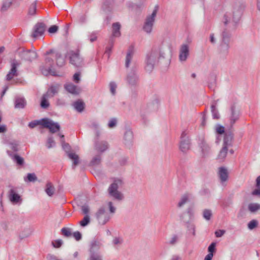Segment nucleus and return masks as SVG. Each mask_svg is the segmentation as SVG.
<instances>
[{"label":"nucleus","instance_id":"obj_1","mask_svg":"<svg viewBox=\"0 0 260 260\" xmlns=\"http://www.w3.org/2000/svg\"><path fill=\"white\" fill-rule=\"evenodd\" d=\"M45 64L40 67L42 73L45 76L51 75L54 76H57L56 71L53 68L54 59H56V66L58 67H63L66 63L64 58L61 54L53 49L46 52L45 54Z\"/></svg>","mask_w":260,"mask_h":260},{"label":"nucleus","instance_id":"obj_2","mask_svg":"<svg viewBox=\"0 0 260 260\" xmlns=\"http://www.w3.org/2000/svg\"><path fill=\"white\" fill-rule=\"evenodd\" d=\"M244 8L242 0H234L231 9L224 15V24L227 25L231 23L235 27L241 18Z\"/></svg>","mask_w":260,"mask_h":260},{"label":"nucleus","instance_id":"obj_3","mask_svg":"<svg viewBox=\"0 0 260 260\" xmlns=\"http://www.w3.org/2000/svg\"><path fill=\"white\" fill-rule=\"evenodd\" d=\"M168 53V49L166 47L158 46L154 48L151 52L147 54L146 58V69L151 72L158 61L166 58Z\"/></svg>","mask_w":260,"mask_h":260},{"label":"nucleus","instance_id":"obj_4","mask_svg":"<svg viewBox=\"0 0 260 260\" xmlns=\"http://www.w3.org/2000/svg\"><path fill=\"white\" fill-rule=\"evenodd\" d=\"M122 184L123 181L121 179H115L108 189L109 196L117 201L122 200L124 198L123 194L118 190V188Z\"/></svg>","mask_w":260,"mask_h":260},{"label":"nucleus","instance_id":"obj_5","mask_svg":"<svg viewBox=\"0 0 260 260\" xmlns=\"http://www.w3.org/2000/svg\"><path fill=\"white\" fill-rule=\"evenodd\" d=\"M230 34L224 29L221 34L219 46V54L223 56L228 55L230 49Z\"/></svg>","mask_w":260,"mask_h":260},{"label":"nucleus","instance_id":"obj_6","mask_svg":"<svg viewBox=\"0 0 260 260\" xmlns=\"http://www.w3.org/2000/svg\"><path fill=\"white\" fill-rule=\"evenodd\" d=\"M67 56L69 58V61L71 64L76 67H81L84 65V60L80 54L79 51H70Z\"/></svg>","mask_w":260,"mask_h":260},{"label":"nucleus","instance_id":"obj_7","mask_svg":"<svg viewBox=\"0 0 260 260\" xmlns=\"http://www.w3.org/2000/svg\"><path fill=\"white\" fill-rule=\"evenodd\" d=\"M158 6H156L155 7L152 14L147 16L146 18L143 26V29L147 34H150L152 30V28L155 21V18L156 16Z\"/></svg>","mask_w":260,"mask_h":260},{"label":"nucleus","instance_id":"obj_8","mask_svg":"<svg viewBox=\"0 0 260 260\" xmlns=\"http://www.w3.org/2000/svg\"><path fill=\"white\" fill-rule=\"evenodd\" d=\"M61 142L63 149L68 153L69 158L73 160V162L72 166L74 168L79 164V156L75 153L69 152L70 149V145L68 143H65L64 140H61Z\"/></svg>","mask_w":260,"mask_h":260},{"label":"nucleus","instance_id":"obj_9","mask_svg":"<svg viewBox=\"0 0 260 260\" xmlns=\"http://www.w3.org/2000/svg\"><path fill=\"white\" fill-rule=\"evenodd\" d=\"M41 125L44 127L48 128L52 133H55L60 129V126L58 123H55L48 118L42 119Z\"/></svg>","mask_w":260,"mask_h":260},{"label":"nucleus","instance_id":"obj_10","mask_svg":"<svg viewBox=\"0 0 260 260\" xmlns=\"http://www.w3.org/2000/svg\"><path fill=\"white\" fill-rule=\"evenodd\" d=\"M96 217L99 223L102 225L105 224L110 219V216L104 207L100 208L96 213Z\"/></svg>","mask_w":260,"mask_h":260},{"label":"nucleus","instance_id":"obj_11","mask_svg":"<svg viewBox=\"0 0 260 260\" xmlns=\"http://www.w3.org/2000/svg\"><path fill=\"white\" fill-rule=\"evenodd\" d=\"M19 55L22 59L31 62L37 58V54L35 51L31 50H23L19 52Z\"/></svg>","mask_w":260,"mask_h":260},{"label":"nucleus","instance_id":"obj_12","mask_svg":"<svg viewBox=\"0 0 260 260\" xmlns=\"http://www.w3.org/2000/svg\"><path fill=\"white\" fill-rule=\"evenodd\" d=\"M240 115V110L234 104L231 107V114L229 117L230 125L232 127L235 122L239 119Z\"/></svg>","mask_w":260,"mask_h":260},{"label":"nucleus","instance_id":"obj_13","mask_svg":"<svg viewBox=\"0 0 260 260\" xmlns=\"http://www.w3.org/2000/svg\"><path fill=\"white\" fill-rule=\"evenodd\" d=\"M20 63L16 59H13L11 61V69L6 76V79L7 80L10 81L11 79H12L14 77H16L18 76L17 68L20 65Z\"/></svg>","mask_w":260,"mask_h":260},{"label":"nucleus","instance_id":"obj_14","mask_svg":"<svg viewBox=\"0 0 260 260\" xmlns=\"http://www.w3.org/2000/svg\"><path fill=\"white\" fill-rule=\"evenodd\" d=\"M46 25L42 22L37 23L34 26V30L32 34V37L36 38L38 36H42L46 29Z\"/></svg>","mask_w":260,"mask_h":260},{"label":"nucleus","instance_id":"obj_15","mask_svg":"<svg viewBox=\"0 0 260 260\" xmlns=\"http://www.w3.org/2000/svg\"><path fill=\"white\" fill-rule=\"evenodd\" d=\"M135 53L134 47L132 45L130 46L127 51L126 55L125 60V67L126 68L129 67L130 63L132 62L133 57Z\"/></svg>","mask_w":260,"mask_h":260},{"label":"nucleus","instance_id":"obj_16","mask_svg":"<svg viewBox=\"0 0 260 260\" xmlns=\"http://www.w3.org/2000/svg\"><path fill=\"white\" fill-rule=\"evenodd\" d=\"M189 55V47L186 44L181 45L180 49L179 60L181 61H184L186 60Z\"/></svg>","mask_w":260,"mask_h":260},{"label":"nucleus","instance_id":"obj_17","mask_svg":"<svg viewBox=\"0 0 260 260\" xmlns=\"http://www.w3.org/2000/svg\"><path fill=\"white\" fill-rule=\"evenodd\" d=\"M108 148V144L107 142L102 141H96L94 143L95 149L100 152L103 153L106 151Z\"/></svg>","mask_w":260,"mask_h":260},{"label":"nucleus","instance_id":"obj_18","mask_svg":"<svg viewBox=\"0 0 260 260\" xmlns=\"http://www.w3.org/2000/svg\"><path fill=\"white\" fill-rule=\"evenodd\" d=\"M101 247V244L100 242L96 240H93L91 242L90 244V248L89 250V255L100 254L98 251Z\"/></svg>","mask_w":260,"mask_h":260},{"label":"nucleus","instance_id":"obj_19","mask_svg":"<svg viewBox=\"0 0 260 260\" xmlns=\"http://www.w3.org/2000/svg\"><path fill=\"white\" fill-rule=\"evenodd\" d=\"M218 175L221 183L228 180L229 173L227 169L225 167H221L219 168Z\"/></svg>","mask_w":260,"mask_h":260},{"label":"nucleus","instance_id":"obj_20","mask_svg":"<svg viewBox=\"0 0 260 260\" xmlns=\"http://www.w3.org/2000/svg\"><path fill=\"white\" fill-rule=\"evenodd\" d=\"M127 81L128 83L131 85H135L138 80V77L135 73L134 69H132L131 72L129 73L127 76Z\"/></svg>","mask_w":260,"mask_h":260},{"label":"nucleus","instance_id":"obj_21","mask_svg":"<svg viewBox=\"0 0 260 260\" xmlns=\"http://www.w3.org/2000/svg\"><path fill=\"white\" fill-rule=\"evenodd\" d=\"M26 103V101L23 97L17 96L14 99V106L16 109L24 108Z\"/></svg>","mask_w":260,"mask_h":260},{"label":"nucleus","instance_id":"obj_22","mask_svg":"<svg viewBox=\"0 0 260 260\" xmlns=\"http://www.w3.org/2000/svg\"><path fill=\"white\" fill-rule=\"evenodd\" d=\"M8 197L10 201L13 203H17L21 200L20 196L12 187L9 191Z\"/></svg>","mask_w":260,"mask_h":260},{"label":"nucleus","instance_id":"obj_23","mask_svg":"<svg viewBox=\"0 0 260 260\" xmlns=\"http://www.w3.org/2000/svg\"><path fill=\"white\" fill-rule=\"evenodd\" d=\"M112 0H104L102 6V9L106 14L110 13L112 10Z\"/></svg>","mask_w":260,"mask_h":260},{"label":"nucleus","instance_id":"obj_24","mask_svg":"<svg viewBox=\"0 0 260 260\" xmlns=\"http://www.w3.org/2000/svg\"><path fill=\"white\" fill-rule=\"evenodd\" d=\"M190 148V141L188 138L181 140L180 149L183 152H186Z\"/></svg>","mask_w":260,"mask_h":260},{"label":"nucleus","instance_id":"obj_25","mask_svg":"<svg viewBox=\"0 0 260 260\" xmlns=\"http://www.w3.org/2000/svg\"><path fill=\"white\" fill-rule=\"evenodd\" d=\"M233 139V135L231 133L225 134L224 139L223 146L229 147L231 146L232 144V141Z\"/></svg>","mask_w":260,"mask_h":260},{"label":"nucleus","instance_id":"obj_26","mask_svg":"<svg viewBox=\"0 0 260 260\" xmlns=\"http://www.w3.org/2000/svg\"><path fill=\"white\" fill-rule=\"evenodd\" d=\"M55 189L53 184L49 182L46 184L45 192L47 194L51 197L53 196L55 193Z\"/></svg>","mask_w":260,"mask_h":260},{"label":"nucleus","instance_id":"obj_27","mask_svg":"<svg viewBox=\"0 0 260 260\" xmlns=\"http://www.w3.org/2000/svg\"><path fill=\"white\" fill-rule=\"evenodd\" d=\"M121 25L119 22H115L112 24V35L115 37L120 36V29Z\"/></svg>","mask_w":260,"mask_h":260},{"label":"nucleus","instance_id":"obj_28","mask_svg":"<svg viewBox=\"0 0 260 260\" xmlns=\"http://www.w3.org/2000/svg\"><path fill=\"white\" fill-rule=\"evenodd\" d=\"M124 139L125 144H130L133 139V133L131 129H127L124 133Z\"/></svg>","mask_w":260,"mask_h":260},{"label":"nucleus","instance_id":"obj_29","mask_svg":"<svg viewBox=\"0 0 260 260\" xmlns=\"http://www.w3.org/2000/svg\"><path fill=\"white\" fill-rule=\"evenodd\" d=\"M73 106L78 112H82L84 109L85 104L82 101L79 100L75 102Z\"/></svg>","mask_w":260,"mask_h":260},{"label":"nucleus","instance_id":"obj_30","mask_svg":"<svg viewBox=\"0 0 260 260\" xmlns=\"http://www.w3.org/2000/svg\"><path fill=\"white\" fill-rule=\"evenodd\" d=\"M13 3V0H3L2 5L1 8V12H5L11 7Z\"/></svg>","mask_w":260,"mask_h":260},{"label":"nucleus","instance_id":"obj_31","mask_svg":"<svg viewBox=\"0 0 260 260\" xmlns=\"http://www.w3.org/2000/svg\"><path fill=\"white\" fill-rule=\"evenodd\" d=\"M228 148L226 146H223L219 151L217 156V159L220 161H223L225 158L228 153Z\"/></svg>","mask_w":260,"mask_h":260},{"label":"nucleus","instance_id":"obj_32","mask_svg":"<svg viewBox=\"0 0 260 260\" xmlns=\"http://www.w3.org/2000/svg\"><path fill=\"white\" fill-rule=\"evenodd\" d=\"M64 87L70 93L72 94H78V91L77 90V86L74 85L72 83H69L68 84H66L64 86Z\"/></svg>","mask_w":260,"mask_h":260},{"label":"nucleus","instance_id":"obj_33","mask_svg":"<svg viewBox=\"0 0 260 260\" xmlns=\"http://www.w3.org/2000/svg\"><path fill=\"white\" fill-rule=\"evenodd\" d=\"M58 86H52L48 89L47 92L45 94L49 97H53L58 92Z\"/></svg>","mask_w":260,"mask_h":260},{"label":"nucleus","instance_id":"obj_34","mask_svg":"<svg viewBox=\"0 0 260 260\" xmlns=\"http://www.w3.org/2000/svg\"><path fill=\"white\" fill-rule=\"evenodd\" d=\"M102 157L101 154H98L94 156L90 162V165L92 166H97L100 164Z\"/></svg>","mask_w":260,"mask_h":260},{"label":"nucleus","instance_id":"obj_35","mask_svg":"<svg viewBox=\"0 0 260 260\" xmlns=\"http://www.w3.org/2000/svg\"><path fill=\"white\" fill-rule=\"evenodd\" d=\"M49 98L45 94H43L41 102V107L43 109H47L49 106V103L47 101V99Z\"/></svg>","mask_w":260,"mask_h":260},{"label":"nucleus","instance_id":"obj_36","mask_svg":"<svg viewBox=\"0 0 260 260\" xmlns=\"http://www.w3.org/2000/svg\"><path fill=\"white\" fill-rule=\"evenodd\" d=\"M32 231L30 229H26L22 232L19 236L20 240H23L31 235Z\"/></svg>","mask_w":260,"mask_h":260},{"label":"nucleus","instance_id":"obj_37","mask_svg":"<svg viewBox=\"0 0 260 260\" xmlns=\"http://www.w3.org/2000/svg\"><path fill=\"white\" fill-rule=\"evenodd\" d=\"M189 195L185 194L183 195L180 199V202L178 203V207L180 208L182 207L185 203L188 201Z\"/></svg>","mask_w":260,"mask_h":260},{"label":"nucleus","instance_id":"obj_38","mask_svg":"<svg viewBox=\"0 0 260 260\" xmlns=\"http://www.w3.org/2000/svg\"><path fill=\"white\" fill-rule=\"evenodd\" d=\"M248 209L251 212H255L260 209V204L250 203L248 205Z\"/></svg>","mask_w":260,"mask_h":260},{"label":"nucleus","instance_id":"obj_39","mask_svg":"<svg viewBox=\"0 0 260 260\" xmlns=\"http://www.w3.org/2000/svg\"><path fill=\"white\" fill-rule=\"evenodd\" d=\"M200 147L202 149L203 153H207L210 151V147L204 140H203L201 142L200 144Z\"/></svg>","mask_w":260,"mask_h":260},{"label":"nucleus","instance_id":"obj_40","mask_svg":"<svg viewBox=\"0 0 260 260\" xmlns=\"http://www.w3.org/2000/svg\"><path fill=\"white\" fill-rule=\"evenodd\" d=\"M36 11H37V3L36 2H35L32 3L31 4V5L30 6L29 9H28V14L29 15L34 16L36 14Z\"/></svg>","mask_w":260,"mask_h":260},{"label":"nucleus","instance_id":"obj_41","mask_svg":"<svg viewBox=\"0 0 260 260\" xmlns=\"http://www.w3.org/2000/svg\"><path fill=\"white\" fill-rule=\"evenodd\" d=\"M25 182H34L37 180V177L35 173H28L27 175L26 178H24Z\"/></svg>","mask_w":260,"mask_h":260},{"label":"nucleus","instance_id":"obj_42","mask_svg":"<svg viewBox=\"0 0 260 260\" xmlns=\"http://www.w3.org/2000/svg\"><path fill=\"white\" fill-rule=\"evenodd\" d=\"M203 217L206 220H210L212 216V211L210 209H205L203 212Z\"/></svg>","mask_w":260,"mask_h":260},{"label":"nucleus","instance_id":"obj_43","mask_svg":"<svg viewBox=\"0 0 260 260\" xmlns=\"http://www.w3.org/2000/svg\"><path fill=\"white\" fill-rule=\"evenodd\" d=\"M90 221V217L88 215H85L83 219L79 222V224L82 227L87 225Z\"/></svg>","mask_w":260,"mask_h":260},{"label":"nucleus","instance_id":"obj_44","mask_svg":"<svg viewBox=\"0 0 260 260\" xmlns=\"http://www.w3.org/2000/svg\"><path fill=\"white\" fill-rule=\"evenodd\" d=\"M211 111L213 118L218 119L219 118V114L214 105L211 106Z\"/></svg>","mask_w":260,"mask_h":260},{"label":"nucleus","instance_id":"obj_45","mask_svg":"<svg viewBox=\"0 0 260 260\" xmlns=\"http://www.w3.org/2000/svg\"><path fill=\"white\" fill-rule=\"evenodd\" d=\"M10 148L15 152L18 151V143L16 141H12L8 143Z\"/></svg>","mask_w":260,"mask_h":260},{"label":"nucleus","instance_id":"obj_46","mask_svg":"<svg viewBox=\"0 0 260 260\" xmlns=\"http://www.w3.org/2000/svg\"><path fill=\"white\" fill-rule=\"evenodd\" d=\"M62 235L66 237H70L72 236L71 230L67 228H63L61 230Z\"/></svg>","mask_w":260,"mask_h":260},{"label":"nucleus","instance_id":"obj_47","mask_svg":"<svg viewBox=\"0 0 260 260\" xmlns=\"http://www.w3.org/2000/svg\"><path fill=\"white\" fill-rule=\"evenodd\" d=\"M88 260H103V256L101 254L89 255Z\"/></svg>","mask_w":260,"mask_h":260},{"label":"nucleus","instance_id":"obj_48","mask_svg":"<svg viewBox=\"0 0 260 260\" xmlns=\"http://www.w3.org/2000/svg\"><path fill=\"white\" fill-rule=\"evenodd\" d=\"M178 239L179 237L177 235H174L171 237L168 243L171 245H174L177 243Z\"/></svg>","mask_w":260,"mask_h":260},{"label":"nucleus","instance_id":"obj_49","mask_svg":"<svg viewBox=\"0 0 260 260\" xmlns=\"http://www.w3.org/2000/svg\"><path fill=\"white\" fill-rule=\"evenodd\" d=\"M110 90L112 95H115L116 93V89L117 88V85L114 82H111L109 84Z\"/></svg>","mask_w":260,"mask_h":260},{"label":"nucleus","instance_id":"obj_50","mask_svg":"<svg viewBox=\"0 0 260 260\" xmlns=\"http://www.w3.org/2000/svg\"><path fill=\"white\" fill-rule=\"evenodd\" d=\"M258 225V222L256 220H252L248 224V228L250 230H253Z\"/></svg>","mask_w":260,"mask_h":260},{"label":"nucleus","instance_id":"obj_51","mask_svg":"<svg viewBox=\"0 0 260 260\" xmlns=\"http://www.w3.org/2000/svg\"><path fill=\"white\" fill-rule=\"evenodd\" d=\"M187 229L188 231H190L192 233V235L193 236H195L196 235V226L193 224H188L187 225Z\"/></svg>","mask_w":260,"mask_h":260},{"label":"nucleus","instance_id":"obj_52","mask_svg":"<svg viewBox=\"0 0 260 260\" xmlns=\"http://www.w3.org/2000/svg\"><path fill=\"white\" fill-rule=\"evenodd\" d=\"M216 132L218 134H223L224 133V127L220 125H217L215 127Z\"/></svg>","mask_w":260,"mask_h":260},{"label":"nucleus","instance_id":"obj_53","mask_svg":"<svg viewBox=\"0 0 260 260\" xmlns=\"http://www.w3.org/2000/svg\"><path fill=\"white\" fill-rule=\"evenodd\" d=\"M14 158L17 164L19 165H22L24 164L23 158L20 156L18 155H15Z\"/></svg>","mask_w":260,"mask_h":260},{"label":"nucleus","instance_id":"obj_54","mask_svg":"<svg viewBox=\"0 0 260 260\" xmlns=\"http://www.w3.org/2000/svg\"><path fill=\"white\" fill-rule=\"evenodd\" d=\"M58 30V27L57 25H52L48 29V32L51 34L56 33Z\"/></svg>","mask_w":260,"mask_h":260},{"label":"nucleus","instance_id":"obj_55","mask_svg":"<svg viewBox=\"0 0 260 260\" xmlns=\"http://www.w3.org/2000/svg\"><path fill=\"white\" fill-rule=\"evenodd\" d=\"M41 122H42V120L41 121H38V120L33 121H31L29 123L28 126L30 128H34L36 126H37L39 124L41 125Z\"/></svg>","mask_w":260,"mask_h":260},{"label":"nucleus","instance_id":"obj_56","mask_svg":"<svg viewBox=\"0 0 260 260\" xmlns=\"http://www.w3.org/2000/svg\"><path fill=\"white\" fill-rule=\"evenodd\" d=\"M55 143L52 137H49L47 140V146L48 148H50Z\"/></svg>","mask_w":260,"mask_h":260},{"label":"nucleus","instance_id":"obj_57","mask_svg":"<svg viewBox=\"0 0 260 260\" xmlns=\"http://www.w3.org/2000/svg\"><path fill=\"white\" fill-rule=\"evenodd\" d=\"M62 244V241L61 240H56L55 242H52V246L55 248L60 247Z\"/></svg>","mask_w":260,"mask_h":260},{"label":"nucleus","instance_id":"obj_58","mask_svg":"<svg viewBox=\"0 0 260 260\" xmlns=\"http://www.w3.org/2000/svg\"><path fill=\"white\" fill-rule=\"evenodd\" d=\"M216 243L214 242L212 243L208 247V250L209 253H213L215 250Z\"/></svg>","mask_w":260,"mask_h":260},{"label":"nucleus","instance_id":"obj_59","mask_svg":"<svg viewBox=\"0 0 260 260\" xmlns=\"http://www.w3.org/2000/svg\"><path fill=\"white\" fill-rule=\"evenodd\" d=\"M122 239L119 237H115L113 240V243L114 245H120L122 243Z\"/></svg>","mask_w":260,"mask_h":260},{"label":"nucleus","instance_id":"obj_60","mask_svg":"<svg viewBox=\"0 0 260 260\" xmlns=\"http://www.w3.org/2000/svg\"><path fill=\"white\" fill-rule=\"evenodd\" d=\"M73 237L77 241H79L82 238V235L80 232L77 231L73 234Z\"/></svg>","mask_w":260,"mask_h":260},{"label":"nucleus","instance_id":"obj_61","mask_svg":"<svg viewBox=\"0 0 260 260\" xmlns=\"http://www.w3.org/2000/svg\"><path fill=\"white\" fill-rule=\"evenodd\" d=\"M81 210L82 212L85 215H88V213L89 212V208L87 205H83L81 207Z\"/></svg>","mask_w":260,"mask_h":260},{"label":"nucleus","instance_id":"obj_62","mask_svg":"<svg viewBox=\"0 0 260 260\" xmlns=\"http://www.w3.org/2000/svg\"><path fill=\"white\" fill-rule=\"evenodd\" d=\"M225 231L223 230H220L216 231L215 232V235L216 237H221L223 235V234L225 233Z\"/></svg>","mask_w":260,"mask_h":260},{"label":"nucleus","instance_id":"obj_63","mask_svg":"<svg viewBox=\"0 0 260 260\" xmlns=\"http://www.w3.org/2000/svg\"><path fill=\"white\" fill-rule=\"evenodd\" d=\"M108 204L110 212L111 213H115L116 208L113 206L112 202H109Z\"/></svg>","mask_w":260,"mask_h":260},{"label":"nucleus","instance_id":"obj_64","mask_svg":"<svg viewBox=\"0 0 260 260\" xmlns=\"http://www.w3.org/2000/svg\"><path fill=\"white\" fill-rule=\"evenodd\" d=\"M116 119L115 118L112 119L108 123V126L109 127L112 128L114 127L116 124Z\"/></svg>","mask_w":260,"mask_h":260}]
</instances>
